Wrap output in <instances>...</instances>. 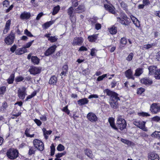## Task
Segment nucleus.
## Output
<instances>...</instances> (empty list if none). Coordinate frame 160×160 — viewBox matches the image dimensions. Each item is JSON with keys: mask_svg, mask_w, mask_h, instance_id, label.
Segmentation results:
<instances>
[{"mask_svg": "<svg viewBox=\"0 0 160 160\" xmlns=\"http://www.w3.org/2000/svg\"><path fill=\"white\" fill-rule=\"evenodd\" d=\"M108 122L110 124L111 127L113 129L117 130H118V128L121 130H122L126 128L127 124L125 120L122 118L121 116L118 117L117 121V125L116 126L114 123V119L112 118H108Z\"/></svg>", "mask_w": 160, "mask_h": 160, "instance_id": "1", "label": "nucleus"}, {"mask_svg": "<svg viewBox=\"0 0 160 160\" xmlns=\"http://www.w3.org/2000/svg\"><path fill=\"white\" fill-rule=\"evenodd\" d=\"M104 92L106 93L107 95L110 96V104L111 108L115 109H117L118 107V101H120L119 98L118 97V94L108 89H105Z\"/></svg>", "mask_w": 160, "mask_h": 160, "instance_id": "2", "label": "nucleus"}, {"mask_svg": "<svg viewBox=\"0 0 160 160\" xmlns=\"http://www.w3.org/2000/svg\"><path fill=\"white\" fill-rule=\"evenodd\" d=\"M8 158L11 159H14L18 157V152L17 150L10 149L7 152Z\"/></svg>", "mask_w": 160, "mask_h": 160, "instance_id": "3", "label": "nucleus"}, {"mask_svg": "<svg viewBox=\"0 0 160 160\" xmlns=\"http://www.w3.org/2000/svg\"><path fill=\"white\" fill-rule=\"evenodd\" d=\"M128 19L127 15L124 13H121L120 17H117V20L118 22H119L121 24L124 25H128L129 22L128 20Z\"/></svg>", "mask_w": 160, "mask_h": 160, "instance_id": "4", "label": "nucleus"}, {"mask_svg": "<svg viewBox=\"0 0 160 160\" xmlns=\"http://www.w3.org/2000/svg\"><path fill=\"white\" fill-rule=\"evenodd\" d=\"M34 147L40 151H42L44 149V145L43 143L38 139H35L33 141Z\"/></svg>", "mask_w": 160, "mask_h": 160, "instance_id": "5", "label": "nucleus"}, {"mask_svg": "<svg viewBox=\"0 0 160 160\" xmlns=\"http://www.w3.org/2000/svg\"><path fill=\"white\" fill-rule=\"evenodd\" d=\"M17 94L18 96L21 99L23 100L25 98V96L27 94L26 88L23 87L22 88H18V90Z\"/></svg>", "mask_w": 160, "mask_h": 160, "instance_id": "6", "label": "nucleus"}, {"mask_svg": "<svg viewBox=\"0 0 160 160\" xmlns=\"http://www.w3.org/2000/svg\"><path fill=\"white\" fill-rule=\"evenodd\" d=\"M14 33L11 31L10 34L5 38L4 41L7 45H10L12 44L14 40Z\"/></svg>", "mask_w": 160, "mask_h": 160, "instance_id": "7", "label": "nucleus"}, {"mask_svg": "<svg viewBox=\"0 0 160 160\" xmlns=\"http://www.w3.org/2000/svg\"><path fill=\"white\" fill-rule=\"evenodd\" d=\"M83 42V38L81 37H76L74 38L72 44L73 46H81Z\"/></svg>", "mask_w": 160, "mask_h": 160, "instance_id": "8", "label": "nucleus"}, {"mask_svg": "<svg viewBox=\"0 0 160 160\" xmlns=\"http://www.w3.org/2000/svg\"><path fill=\"white\" fill-rule=\"evenodd\" d=\"M150 110L153 113H157L160 111V106L156 103H153L151 106Z\"/></svg>", "mask_w": 160, "mask_h": 160, "instance_id": "9", "label": "nucleus"}, {"mask_svg": "<svg viewBox=\"0 0 160 160\" xmlns=\"http://www.w3.org/2000/svg\"><path fill=\"white\" fill-rule=\"evenodd\" d=\"M57 48L56 45H54L49 47L44 52L46 56H48L54 52Z\"/></svg>", "mask_w": 160, "mask_h": 160, "instance_id": "10", "label": "nucleus"}, {"mask_svg": "<svg viewBox=\"0 0 160 160\" xmlns=\"http://www.w3.org/2000/svg\"><path fill=\"white\" fill-rule=\"evenodd\" d=\"M29 71L31 74L36 75L40 73L41 72V69L38 67L32 66L29 70Z\"/></svg>", "mask_w": 160, "mask_h": 160, "instance_id": "11", "label": "nucleus"}, {"mask_svg": "<svg viewBox=\"0 0 160 160\" xmlns=\"http://www.w3.org/2000/svg\"><path fill=\"white\" fill-rule=\"evenodd\" d=\"M87 118L91 122H95L97 121L98 118L96 115L92 112H89L87 115Z\"/></svg>", "mask_w": 160, "mask_h": 160, "instance_id": "12", "label": "nucleus"}, {"mask_svg": "<svg viewBox=\"0 0 160 160\" xmlns=\"http://www.w3.org/2000/svg\"><path fill=\"white\" fill-rule=\"evenodd\" d=\"M148 160H159V155L154 152H151L148 155Z\"/></svg>", "mask_w": 160, "mask_h": 160, "instance_id": "13", "label": "nucleus"}, {"mask_svg": "<svg viewBox=\"0 0 160 160\" xmlns=\"http://www.w3.org/2000/svg\"><path fill=\"white\" fill-rule=\"evenodd\" d=\"M145 123L146 122L144 121L142 122H134V124L140 128L144 131H146V130L145 128Z\"/></svg>", "mask_w": 160, "mask_h": 160, "instance_id": "14", "label": "nucleus"}, {"mask_svg": "<svg viewBox=\"0 0 160 160\" xmlns=\"http://www.w3.org/2000/svg\"><path fill=\"white\" fill-rule=\"evenodd\" d=\"M148 68L149 71V74L154 76L158 69L157 67L156 66H151L149 67Z\"/></svg>", "mask_w": 160, "mask_h": 160, "instance_id": "15", "label": "nucleus"}, {"mask_svg": "<svg viewBox=\"0 0 160 160\" xmlns=\"http://www.w3.org/2000/svg\"><path fill=\"white\" fill-rule=\"evenodd\" d=\"M31 14L30 12L24 11L22 13L20 16V18L22 19H28L31 17Z\"/></svg>", "mask_w": 160, "mask_h": 160, "instance_id": "16", "label": "nucleus"}, {"mask_svg": "<svg viewBox=\"0 0 160 160\" xmlns=\"http://www.w3.org/2000/svg\"><path fill=\"white\" fill-rule=\"evenodd\" d=\"M141 82L145 85H149L152 83V81L148 78H143L141 80Z\"/></svg>", "mask_w": 160, "mask_h": 160, "instance_id": "17", "label": "nucleus"}, {"mask_svg": "<svg viewBox=\"0 0 160 160\" xmlns=\"http://www.w3.org/2000/svg\"><path fill=\"white\" fill-rule=\"evenodd\" d=\"M104 7L107 10L113 14H115L116 16H117V14H115V12L112 7L108 4H105Z\"/></svg>", "mask_w": 160, "mask_h": 160, "instance_id": "18", "label": "nucleus"}, {"mask_svg": "<svg viewBox=\"0 0 160 160\" xmlns=\"http://www.w3.org/2000/svg\"><path fill=\"white\" fill-rule=\"evenodd\" d=\"M85 7L83 5H79L77 8L75 10V12L77 13H81L84 12Z\"/></svg>", "mask_w": 160, "mask_h": 160, "instance_id": "19", "label": "nucleus"}, {"mask_svg": "<svg viewBox=\"0 0 160 160\" xmlns=\"http://www.w3.org/2000/svg\"><path fill=\"white\" fill-rule=\"evenodd\" d=\"M89 101L87 98H84L82 99H80L78 100V103L80 106H82L87 104L88 102Z\"/></svg>", "mask_w": 160, "mask_h": 160, "instance_id": "20", "label": "nucleus"}, {"mask_svg": "<svg viewBox=\"0 0 160 160\" xmlns=\"http://www.w3.org/2000/svg\"><path fill=\"white\" fill-rule=\"evenodd\" d=\"M126 76L129 79H134V78L132 75V71L130 69L126 70L125 72Z\"/></svg>", "mask_w": 160, "mask_h": 160, "instance_id": "21", "label": "nucleus"}, {"mask_svg": "<svg viewBox=\"0 0 160 160\" xmlns=\"http://www.w3.org/2000/svg\"><path fill=\"white\" fill-rule=\"evenodd\" d=\"M27 50L24 47L22 48L18 49L16 51L15 53L18 55H21L27 52Z\"/></svg>", "mask_w": 160, "mask_h": 160, "instance_id": "22", "label": "nucleus"}, {"mask_svg": "<svg viewBox=\"0 0 160 160\" xmlns=\"http://www.w3.org/2000/svg\"><path fill=\"white\" fill-rule=\"evenodd\" d=\"M98 18L97 17H94L92 18H90L89 20V22L90 24L92 26H94L96 23L97 22V20Z\"/></svg>", "mask_w": 160, "mask_h": 160, "instance_id": "23", "label": "nucleus"}, {"mask_svg": "<svg viewBox=\"0 0 160 160\" xmlns=\"http://www.w3.org/2000/svg\"><path fill=\"white\" fill-rule=\"evenodd\" d=\"M75 11L72 7H70L68 10V13L70 16V18L71 19L72 18V14H74Z\"/></svg>", "mask_w": 160, "mask_h": 160, "instance_id": "24", "label": "nucleus"}, {"mask_svg": "<svg viewBox=\"0 0 160 160\" xmlns=\"http://www.w3.org/2000/svg\"><path fill=\"white\" fill-rule=\"evenodd\" d=\"M85 154L91 158H93L92 151L89 149H87L84 151Z\"/></svg>", "mask_w": 160, "mask_h": 160, "instance_id": "25", "label": "nucleus"}, {"mask_svg": "<svg viewBox=\"0 0 160 160\" xmlns=\"http://www.w3.org/2000/svg\"><path fill=\"white\" fill-rule=\"evenodd\" d=\"M57 78L55 76L52 77L49 81V83L50 84L55 85L57 82Z\"/></svg>", "mask_w": 160, "mask_h": 160, "instance_id": "26", "label": "nucleus"}, {"mask_svg": "<svg viewBox=\"0 0 160 160\" xmlns=\"http://www.w3.org/2000/svg\"><path fill=\"white\" fill-rule=\"evenodd\" d=\"M31 60L32 62L34 64H38L40 60L37 56H32L31 57Z\"/></svg>", "mask_w": 160, "mask_h": 160, "instance_id": "27", "label": "nucleus"}, {"mask_svg": "<svg viewBox=\"0 0 160 160\" xmlns=\"http://www.w3.org/2000/svg\"><path fill=\"white\" fill-rule=\"evenodd\" d=\"M98 35V34H94L89 36L88 37L89 41L91 42H94L97 38Z\"/></svg>", "mask_w": 160, "mask_h": 160, "instance_id": "28", "label": "nucleus"}, {"mask_svg": "<svg viewBox=\"0 0 160 160\" xmlns=\"http://www.w3.org/2000/svg\"><path fill=\"white\" fill-rule=\"evenodd\" d=\"M54 22V21H50L47 22L42 25V27H44L45 29H46L49 28L51 25Z\"/></svg>", "mask_w": 160, "mask_h": 160, "instance_id": "29", "label": "nucleus"}, {"mask_svg": "<svg viewBox=\"0 0 160 160\" xmlns=\"http://www.w3.org/2000/svg\"><path fill=\"white\" fill-rule=\"evenodd\" d=\"M14 73L12 74L7 80L9 84L12 83L14 80Z\"/></svg>", "mask_w": 160, "mask_h": 160, "instance_id": "30", "label": "nucleus"}, {"mask_svg": "<svg viewBox=\"0 0 160 160\" xmlns=\"http://www.w3.org/2000/svg\"><path fill=\"white\" fill-rule=\"evenodd\" d=\"M143 72L142 68H138L136 70L134 75L136 76H139Z\"/></svg>", "mask_w": 160, "mask_h": 160, "instance_id": "31", "label": "nucleus"}, {"mask_svg": "<svg viewBox=\"0 0 160 160\" xmlns=\"http://www.w3.org/2000/svg\"><path fill=\"white\" fill-rule=\"evenodd\" d=\"M151 136L160 139V132L155 131L152 134Z\"/></svg>", "mask_w": 160, "mask_h": 160, "instance_id": "32", "label": "nucleus"}, {"mask_svg": "<svg viewBox=\"0 0 160 160\" xmlns=\"http://www.w3.org/2000/svg\"><path fill=\"white\" fill-rule=\"evenodd\" d=\"M60 9V7L59 5H57V6L53 8V11L52 12V14L53 15H55L59 11Z\"/></svg>", "mask_w": 160, "mask_h": 160, "instance_id": "33", "label": "nucleus"}, {"mask_svg": "<svg viewBox=\"0 0 160 160\" xmlns=\"http://www.w3.org/2000/svg\"><path fill=\"white\" fill-rule=\"evenodd\" d=\"M109 30L111 34H114L117 32V28L116 27L113 26L110 28Z\"/></svg>", "mask_w": 160, "mask_h": 160, "instance_id": "34", "label": "nucleus"}, {"mask_svg": "<svg viewBox=\"0 0 160 160\" xmlns=\"http://www.w3.org/2000/svg\"><path fill=\"white\" fill-rule=\"evenodd\" d=\"M154 77L157 79H160V69H157Z\"/></svg>", "mask_w": 160, "mask_h": 160, "instance_id": "35", "label": "nucleus"}, {"mask_svg": "<svg viewBox=\"0 0 160 160\" xmlns=\"http://www.w3.org/2000/svg\"><path fill=\"white\" fill-rule=\"evenodd\" d=\"M50 149H51L50 155L51 156H53L54 154L55 151V146H54V145L53 143H52L51 144V145L50 146Z\"/></svg>", "mask_w": 160, "mask_h": 160, "instance_id": "36", "label": "nucleus"}, {"mask_svg": "<svg viewBox=\"0 0 160 160\" xmlns=\"http://www.w3.org/2000/svg\"><path fill=\"white\" fill-rule=\"evenodd\" d=\"M121 7L126 11H128V5L124 2H122L120 3Z\"/></svg>", "mask_w": 160, "mask_h": 160, "instance_id": "37", "label": "nucleus"}, {"mask_svg": "<svg viewBox=\"0 0 160 160\" xmlns=\"http://www.w3.org/2000/svg\"><path fill=\"white\" fill-rule=\"evenodd\" d=\"M24 78L22 76L20 75L16 77L15 78V81L16 82H18L21 81H22Z\"/></svg>", "mask_w": 160, "mask_h": 160, "instance_id": "38", "label": "nucleus"}, {"mask_svg": "<svg viewBox=\"0 0 160 160\" xmlns=\"http://www.w3.org/2000/svg\"><path fill=\"white\" fill-rule=\"evenodd\" d=\"M57 150L59 151H62L64 150V147L61 144H59L57 147Z\"/></svg>", "mask_w": 160, "mask_h": 160, "instance_id": "39", "label": "nucleus"}, {"mask_svg": "<svg viewBox=\"0 0 160 160\" xmlns=\"http://www.w3.org/2000/svg\"><path fill=\"white\" fill-rule=\"evenodd\" d=\"M138 115L142 117H147L150 116V115L148 113L144 112L138 113Z\"/></svg>", "mask_w": 160, "mask_h": 160, "instance_id": "40", "label": "nucleus"}, {"mask_svg": "<svg viewBox=\"0 0 160 160\" xmlns=\"http://www.w3.org/2000/svg\"><path fill=\"white\" fill-rule=\"evenodd\" d=\"M58 39V38L55 36H51L49 38V41L51 42H56Z\"/></svg>", "mask_w": 160, "mask_h": 160, "instance_id": "41", "label": "nucleus"}, {"mask_svg": "<svg viewBox=\"0 0 160 160\" xmlns=\"http://www.w3.org/2000/svg\"><path fill=\"white\" fill-rule=\"evenodd\" d=\"M66 154V151H64L63 152L60 153H58L55 155L56 158H59L62 157V156L65 155Z\"/></svg>", "mask_w": 160, "mask_h": 160, "instance_id": "42", "label": "nucleus"}, {"mask_svg": "<svg viewBox=\"0 0 160 160\" xmlns=\"http://www.w3.org/2000/svg\"><path fill=\"white\" fill-rule=\"evenodd\" d=\"M107 74H104L102 75V76H99L97 78V81H100L102 80L105 77H107Z\"/></svg>", "mask_w": 160, "mask_h": 160, "instance_id": "43", "label": "nucleus"}, {"mask_svg": "<svg viewBox=\"0 0 160 160\" xmlns=\"http://www.w3.org/2000/svg\"><path fill=\"white\" fill-rule=\"evenodd\" d=\"M2 5L4 7L8 8L9 5V2L8 0H5L2 2Z\"/></svg>", "mask_w": 160, "mask_h": 160, "instance_id": "44", "label": "nucleus"}, {"mask_svg": "<svg viewBox=\"0 0 160 160\" xmlns=\"http://www.w3.org/2000/svg\"><path fill=\"white\" fill-rule=\"evenodd\" d=\"M121 141L124 143L126 144L127 145H130L131 144V142L130 141H129V140H126L123 138H121Z\"/></svg>", "mask_w": 160, "mask_h": 160, "instance_id": "45", "label": "nucleus"}, {"mask_svg": "<svg viewBox=\"0 0 160 160\" xmlns=\"http://www.w3.org/2000/svg\"><path fill=\"white\" fill-rule=\"evenodd\" d=\"M6 90V88L5 86H2L0 88V94H3Z\"/></svg>", "mask_w": 160, "mask_h": 160, "instance_id": "46", "label": "nucleus"}, {"mask_svg": "<svg viewBox=\"0 0 160 160\" xmlns=\"http://www.w3.org/2000/svg\"><path fill=\"white\" fill-rule=\"evenodd\" d=\"M121 43L124 45H125L127 43V41L125 38L123 37L121 38L120 40Z\"/></svg>", "mask_w": 160, "mask_h": 160, "instance_id": "47", "label": "nucleus"}, {"mask_svg": "<svg viewBox=\"0 0 160 160\" xmlns=\"http://www.w3.org/2000/svg\"><path fill=\"white\" fill-rule=\"evenodd\" d=\"M24 33L28 37H33V35L31 34V32H29L27 29L25 30Z\"/></svg>", "mask_w": 160, "mask_h": 160, "instance_id": "48", "label": "nucleus"}, {"mask_svg": "<svg viewBox=\"0 0 160 160\" xmlns=\"http://www.w3.org/2000/svg\"><path fill=\"white\" fill-rule=\"evenodd\" d=\"M145 91V89L143 88H139L137 90V93L138 94H141Z\"/></svg>", "mask_w": 160, "mask_h": 160, "instance_id": "49", "label": "nucleus"}, {"mask_svg": "<svg viewBox=\"0 0 160 160\" xmlns=\"http://www.w3.org/2000/svg\"><path fill=\"white\" fill-rule=\"evenodd\" d=\"M11 24V20L9 19L8 20L6 23L5 27L10 29V26Z\"/></svg>", "mask_w": 160, "mask_h": 160, "instance_id": "50", "label": "nucleus"}, {"mask_svg": "<svg viewBox=\"0 0 160 160\" xmlns=\"http://www.w3.org/2000/svg\"><path fill=\"white\" fill-rule=\"evenodd\" d=\"M73 7H76L78 5V0H71Z\"/></svg>", "mask_w": 160, "mask_h": 160, "instance_id": "51", "label": "nucleus"}, {"mask_svg": "<svg viewBox=\"0 0 160 160\" xmlns=\"http://www.w3.org/2000/svg\"><path fill=\"white\" fill-rule=\"evenodd\" d=\"M133 55V53L132 52H131L128 55V56L127 58L126 59L129 61H131L132 59Z\"/></svg>", "mask_w": 160, "mask_h": 160, "instance_id": "52", "label": "nucleus"}, {"mask_svg": "<svg viewBox=\"0 0 160 160\" xmlns=\"http://www.w3.org/2000/svg\"><path fill=\"white\" fill-rule=\"evenodd\" d=\"M34 40H32L30 42L27 43L24 47L26 48H29L31 46Z\"/></svg>", "mask_w": 160, "mask_h": 160, "instance_id": "53", "label": "nucleus"}, {"mask_svg": "<svg viewBox=\"0 0 160 160\" xmlns=\"http://www.w3.org/2000/svg\"><path fill=\"white\" fill-rule=\"evenodd\" d=\"M88 50L87 48L84 46L81 47L79 49L78 51H87Z\"/></svg>", "mask_w": 160, "mask_h": 160, "instance_id": "54", "label": "nucleus"}, {"mask_svg": "<svg viewBox=\"0 0 160 160\" xmlns=\"http://www.w3.org/2000/svg\"><path fill=\"white\" fill-rule=\"evenodd\" d=\"M34 121L38 126H40L42 123V122L37 119H34Z\"/></svg>", "mask_w": 160, "mask_h": 160, "instance_id": "55", "label": "nucleus"}, {"mask_svg": "<svg viewBox=\"0 0 160 160\" xmlns=\"http://www.w3.org/2000/svg\"><path fill=\"white\" fill-rule=\"evenodd\" d=\"M94 26H95V28L97 30L100 29L101 28V24L97 22L96 23Z\"/></svg>", "mask_w": 160, "mask_h": 160, "instance_id": "56", "label": "nucleus"}, {"mask_svg": "<svg viewBox=\"0 0 160 160\" xmlns=\"http://www.w3.org/2000/svg\"><path fill=\"white\" fill-rule=\"evenodd\" d=\"M35 151L32 147H30L29 149L28 154L29 155H31L34 154Z\"/></svg>", "mask_w": 160, "mask_h": 160, "instance_id": "57", "label": "nucleus"}, {"mask_svg": "<svg viewBox=\"0 0 160 160\" xmlns=\"http://www.w3.org/2000/svg\"><path fill=\"white\" fill-rule=\"evenodd\" d=\"M98 98V96L97 94H92L89 96L88 98L89 99H91L92 98Z\"/></svg>", "mask_w": 160, "mask_h": 160, "instance_id": "58", "label": "nucleus"}, {"mask_svg": "<svg viewBox=\"0 0 160 160\" xmlns=\"http://www.w3.org/2000/svg\"><path fill=\"white\" fill-rule=\"evenodd\" d=\"M143 4L144 5H148L150 3V1L149 0H143Z\"/></svg>", "mask_w": 160, "mask_h": 160, "instance_id": "59", "label": "nucleus"}, {"mask_svg": "<svg viewBox=\"0 0 160 160\" xmlns=\"http://www.w3.org/2000/svg\"><path fill=\"white\" fill-rule=\"evenodd\" d=\"M152 119L153 121L158 122L160 120V117L158 116H156L153 117Z\"/></svg>", "mask_w": 160, "mask_h": 160, "instance_id": "60", "label": "nucleus"}, {"mask_svg": "<svg viewBox=\"0 0 160 160\" xmlns=\"http://www.w3.org/2000/svg\"><path fill=\"white\" fill-rule=\"evenodd\" d=\"M152 45L150 44L145 45L143 46V48L145 49H147L152 48Z\"/></svg>", "mask_w": 160, "mask_h": 160, "instance_id": "61", "label": "nucleus"}, {"mask_svg": "<svg viewBox=\"0 0 160 160\" xmlns=\"http://www.w3.org/2000/svg\"><path fill=\"white\" fill-rule=\"evenodd\" d=\"M17 48L16 45L15 44L14 45L10 48V51L12 52H14Z\"/></svg>", "mask_w": 160, "mask_h": 160, "instance_id": "62", "label": "nucleus"}, {"mask_svg": "<svg viewBox=\"0 0 160 160\" xmlns=\"http://www.w3.org/2000/svg\"><path fill=\"white\" fill-rule=\"evenodd\" d=\"M62 111L67 113L68 114L69 113L70 111L68 109L67 106L65 107L63 109H62Z\"/></svg>", "mask_w": 160, "mask_h": 160, "instance_id": "63", "label": "nucleus"}, {"mask_svg": "<svg viewBox=\"0 0 160 160\" xmlns=\"http://www.w3.org/2000/svg\"><path fill=\"white\" fill-rule=\"evenodd\" d=\"M43 13L42 12H40L39 13L36 17V19L37 20H38L40 19V18L43 16Z\"/></svg>", "mask_w": 160, "mask_h": 160, "instance_id": "64", "label": "nucleus"}]
</instances>
